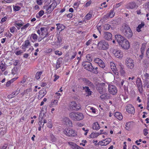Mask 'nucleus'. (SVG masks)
<instances>
[{"mask_svg":"<svg viewBox=\"0 0 149 149\" xmlns=\"http://www.w3.org/2000/svg\"><path fill=\"white\" fill-rule=\"evenodd\" d=\"M11 32L13 33L15 31H17L16 29L15 26H13L10 29Z\"/></svg>","mask_w":149,"mask_h":149,"instance_id":"5fc2aeb1","label":"nucleus"},{"mask_svg":"<svg viewBox=\"0 0 149 149\" xmlns=\"http://www.w3.org/2000/svg\"><path fill=\"white\" fill-rule=\"evenodd\" d=\"M144 66L145 67H148L149 66V61L148 59H145L143 61Z\"/></svg>","mask_w":149,"mask_h":149,"instance_id":"79ce46f5","label":"nucleus"},{"mask_svg":"<svg viewBox=\"0 0 149 149\" xmlns=\"http://www.w3.org/2000/svg\"><path fill=\"white\" fill-rule=\"evenodd\" d=\"M125 128L127 130H129L131 128V123L130 122H128L126 123Z\"/></svg>","mask_w":149,"mask_h":149,"instance_id":"c03bdc74","label":"nucleus"},{"mask_svg":"<svg viewBox=\"0 0 149 149\" xmlns=\"http://www.w3.org/2000/svg\"><path fill=\"white\" fill-rule=\"evenodd\" d=\"M146 48V44H143L142 45L141 48V51L142 54V55H140L141 56H143V55L144 52L145 51V49Z\"/></svg>","mask_w":149,"mask_h":149,"instance_id":"f704fd0d","label":"nucleus"},{"mask_svg":"<svg viewBox=\"0 0 149 149\" xmlns=\"http://www.w3.org/2000/svg\"><path fill=\"white\" fill-rule=\"evenodd\" d=\"M31 91V89L30 88L27 89L26 90H25L24 91V93L25 94L26 93L27 94H28V93L30 92Z\"/></svg>","mask_w":149,"mask_h":149,"instance_id":"0e129e2a","label":"nucleus"},{"mask_svg":"<svg viewBox=\"0 0 149 149\" xmlns=\"http://www.w3.org/2000/svg\"><path fill=\"white\" fill-rule=\"evenodd\" d=\"M29 23H27L24 26L22 27L21 28V29L22 30H22L24 29H25L26 28L28 27L29 25Z\"/></svg>","mask_w":149,"mask_h":149,"instance_id":"13d9d810","label":"nucleus"},{"mask_svg":"<svg viewBox=\"0 0 149 149\" xmlns=\"http://www.w3.org/2000/svg\"><path fill=\"white\" fill-rule=\"evenodd\" d=\"M17 67H14L12 70V73L13 74H16L17 73Z\"/></svg>","mask_w":149,"mask_h":149,"instance_id":"37998d69","label":"nucleus"},{"mask_svg":"<svg viewBox=\"0 0 149 149\" xmlns=\"http://www.w3.org/2000/svg\"><path fill=\"white\" fill-rule=\"evenodd\" d=\"M144 25V22H142L141 24L139 25L136 28V31L138 32H140L141 30L140 29L143 27Z\"/></svg>","mask_w":149,"mask_h":149,"instance_id":"72a5a7b5","label":"nucleus"},{"mask_svg":"<svg viewBox=\"0 0 149 149\" xmlns=\"http://www.w3.org/2000/svg\"><path fill=\"white\" fill-rule=\"evenodd\" d=\"M99 71L98 69V68L97 67H96L94 70H92L91 69L90 71L91 72L95 74H98L99 73Z\"/></svg>","mask_w":149,"mask_h":149,"instance_id":"58836bf2","label":"nucleus"},{"mask_svg":"<svg viewBox=\"0 0 149 149\" xmlns=\"http://www.w3.org/2000/svg\"><path fill=\"white\" fill-rule=\"evenodd\" d=\"M13 8L14 10L16 11H18L20 9V7L19 6H14L13 5Z\"/></svg>","mask_w":149,"mask_h":149,"instance_id":"864d4df0","label":"nucleus"},{"mask_svg":"<svg viewBox=\"0 0 149 149\" xmlns=\"http://www.w3.org/2000/svg\"><path fill=\"white\" fill-rule=\"evenodd\" d=\"M56 25L57 26L56 29L57 30H59L61 29V31L64 29V25L61 24H56Z\"/></svg>","mask_w":149,"mask_h":149,"instance_id":"c9c22d12","label":"nucleus"},{"mask_svg":"<svg viewBox=\"0 0 149 149\" xmlns=\"http://www.w3.org/2000/svg\"><path fill=\"white\" fill-rule=\"evenodd\" d=\"M63 132L65 135L68 136L75 137L77 135L76 132L72 129H65Z\"/></svg>","mask_w":149,"mask_h":149,"instance_id":"6e6552de","label":"nucleus"},{"mask_svg":"<svg viewBox=\"0 0 149 149\" xmlns=\"http://www.w3.org/2000/svg\"><path fill=\"white\" fill-rule=\"evenodd\" d=\"M62 37L61 35H58L57 36V40L58 42L59 43L62 42Z\"/></svg>","mask_w":149,"mask_h":149,"instance_id":"09e8293b","label":"nucleus"},{"mask_svg":"<svg viewBox=\"0 0 149 149\" xmlns=\"http://www.w3.org/2000/svg\"><path fill=\"white\" fill-rule=\"evenodd\" d=\"M86 57L87 59L89 61H92V57L89 54H87L86 56Z\"/></svg>","mask_w":149,"mask_h":149,"instance_id":"8fccbe9b","label":"nucleus"},{"mask_svg":"<svg viewBox=\"0 0 149 149\" xmlns=\"http://www.w3.org/2000/svg\"><path fill=\"white\" fill-rule=\"evenodd\" d=\"M47 31V28L41 27L40 29V30H38V34L39 35L40 34L41 37L43 39L48 36V33Z\"/></svg>","mask_w":149,"mask_h":149,"instance_id":"0eeeda50","label":"nucleus"},{"mask_svg":"<svg viewBox=\"0 0 149 149\" xmlns=\"http://www.w3.org/2000/svg\"><path fill=\"white\" fill-rule=\"evenodd\" d=\"M44 13V11L43 10H41L38 13V15L39 17L42 16Z\"/></svg>","mask_w":149,"mask_h":149,"instance_id":"bf43d9fd","label":"nucleus"},{"mask_svg":"<svg viewBox=\"0 0 149 149\" xmlns=\"http://www.w3.org/2000/svg\"><path fill=\"white\" fill-rule=\"evenodd\" d=\"M114 116L119 120H121L123 119V116L119 112H116Z\"/></svg>","mask_w":149,"mask_h":149,"instance_id":"c85d7f7f","label":"nucleus"},{"mask_svg":"<svg viewBox=\"0 0 149 149\" xmlns=\"http://www.w3.org/2000/svg\"><path fill=\"white\" fill-rule=\"evenodd\" d=\"M100 135L99 133H92L89 136V138H94L97 137Z\"/></svg>","mask_w":149,"mask_h":149,"instance_id":"e433bc0d","label":"nucleus"},{"mask_svg":"<svg viewBox=\"0 0 149 149\" xmlns=\"http://www.w3.org/2000/svg\"><path fill=\"white\" fill-rule=\"evenodd\" d=\"M104 30H107L110 28V25L108 24H105L102 26Z\"/></svg>","mask_w":149,"mask_h":149,"instance_id":"a19ab883","label":"nucleus"},{"mask_svg":"<svg viewBox=\"0 0 149 149\" xmlns=\"http://www.w3.org/2000/svg\"><path fill=\"white\" fill-rule=\"evenodd\" d=\"M48 123L47 124V126L49 128H51L52 127V124L51 120L48 121Z\"/></svg>","mask_w":149,"mask_h":149,"instance_id":"49530a36","label":"nucleus"},{"mask_svg":"<svg viewBox=\"0 0 149 149\" xmlns=\"http://www.w3.org/2000/svg\"><path fill=\"white\" fill-rule=\"evenodd\" d=\"M50 139L52 142H55L57 140L56 138L52 134H50Z\"/></svg>","mask_w":149,"mask_h":149,"instance_id":"4c0bfd02","label":"nucleus"},{"mask_svg":"<svg viewBox=\"0 0 149 149\" xmlns=\"http://www.w3.org/2000/svg\"><path fill=\"white\" fill-rule=\"evenodd\" d=\"M125 64L129 69H132L134 67V61L130 58H126L125 61Z\"/></svg>","mask_w":149,"mask_h":149,"instance_id":"423d86ee","label":"nucleus"},{"mask_svg":"<svg viewBox=\"0 0 149 149\" xmlns=\"http://www.w3.org/2000/svg\"><path fill=\"white\" fill-rule=\"evenodd\" d=\"M110 96L109 95L106 93H104L102 95L100 96V98L103 100H105V99H109V98Z\"/></svg>","mask_w":149,"mask_h":149,"instance_id":"7c9ffc66","label":"nucleus"},{"mask_svg":"<svg viewBox=\"0 0 149 149\" xmlns=\"http://www.w3.org/2000/svg\"><path fill=\"white\" fill-rule=\"evenodd\" d=\"M60 59L59 58L58 60H57L56 62V70L58 69L59 67H61V63L59 61Z\"/></svg>","mask_w":149,"mask_h":149,"instance_id":"de8ad7c7","label":"nucleus"},{"mask_svg":"<svg viewBox=\"0 0 149 149\" xmlns=\"http://www.w3.org/2000/svg\"><path fill=\"white\" fill-rule=\"evenodd\" d=\"M126 111L129 113L133 114L134 113V108L133 106L130 104L127 105L126 107Z\"/></svg>","mask_w":149,"mask_h":149,"instance_id":"4468645a","label":"nucleus"},{"mask_svg":"<svg viewBox=\"0 0 149 149\" xmlns=\"http://www.w3.org/2000/svg\"><path fill=\"white\" fill-rule=\"evenodd\" d=\"M122 32L126 37L128 38H131L133 35V33L129 26L126 24L122 26Z\"/></svg>","mask_w":149,"mask_h":149,"instance_id":"f03ea898","label":"nucleus"},{"mask_svg":"<svg viewBox=\"0 0 149 149\" xmlns=\"http://www.w3.org/2000/svg\"><path fill=\"white\" fill-rule=\"evenodd\" d=\"M106 91V90L105 88H100L99 89V92L102 95L105 93Z\"/></svg>","mask_w":149,"mask_h":149,"instance_id":"ea45409f","label":"nucleus"},{"mask_svg":"<svg viewBox=\"0 0 149 149\" xmlns=\"http://www.w3.org/2000/svg\"><path fill=\"white\" fill-rule=\"evenodd\" d=\"M59 52V51L57 50L55 52V54L56 55H58L59 56H61L62 54V53L61 52Z\"/></svg>","mask_w":149,"mask_h":149,"instance_id":"338daca9","label":"nucleus"},{"mask_svg":"<svg viewBox=\"0 0 149 149\" xmlns=\"http://www.w3.org/2000/svg\"><path fill=\"white\" fill-rule=\"evenodd\" d=\"M104 141H105V144L106 145H107L111 141V139L110 138H108L107 139H106L105 140H103Z\"/></svg>","mask_w":149,"mask_h":149,"instance_id":"3c124183","label":"nucleus"},{"mask_svg":"<svg viewBox=\"0 0 149 149\" xmlns=\"http://www.w3.org/2000/svg\"><path fill=\"white\" fill-rule=\"evenodd\" d=\"M67 125H68L70 127H71L72 126V121L71 120H70L69 121H68V122L66 123Z\"/></svg>","mask_w":149,"mask_h":149,"instance_id":"e2e57ef3","label":"nucleus"},{"mask_svg":"<svg viewBox=\"0 0 149 149\" xmlns=\"http://www.w3.org/2000/svg\"><path fill=\"white\" fill-rule=\"evenodd\" d=\"M45 112L43 111H42L40 112L39 116V122L40 123H43V118Z\"/></svg>","mask_w":149,"mask_h":149,"instance_id":"b1692460","label":"nucleus"},{"mask_svg":"<svg viewBox=\"0 0 149 149\" xmlns=\"http://www.w3.org/2000/svg\"><path fill=\"white\" fill-rule=\"evenodd\" d=\"M112 36V34L110 32H105L103 34L104 38L107 40H109L111 39Z\"/></svg>","mask_w":149,"mask_h":149,"instance_id":"dca6fc26","label":"nucleus"},{"mask_svg":"<svg viewBox=\"0 0 149 149\" xmlns=\"http://www.w3.org/2000/svg\"><path fill=\"white\" fill-rule=\"evenodd\" d=\"M68 143L69 145L71 146V147L73 149H84L83 148L80 147L75 143L73 142H68Z\"/></svg>","mask_w":149,"mask_h":149,"instance_id":"6ab92c4d","label":"nucleus"},{"mask_svg":"<svg viewBox=\"0 0 149 149\" xmlns=\"http://www.w3.org/2000/svg\"><path fill=\"white\" fill-rule=\"evenodd\" d=\"M136 83L139 92L140 93H142L143 91L142 83L141 79L139 78H138L137 79Z\"/></svg>","mask_w":149,"mask_h":149,"instance_id":"ddd939ff","label":"nucleus"},{"mask_svg":"<svg viewBox=\"0 0 149 149\" xmlns=\"http://www.w3.org/2000/svg\"><path fill=\"white\" fill-rule=\"evenodd\" d=\"M119 68L120 69V71L121 74L123 75H124L125 73L124 65L121 63H120L119 64Z\"/></svg>","mask_w":149,"mask_h":149,"instance_id":"5701e85b","label":"nucleus"},{"mask_svg":"<svg viewBox=\"0 0 149 149\" xmlns=\"http://www.w3.org/2000/svg\"><path fill=\"white\" fill-rule=\"evenodd\" d=\"M92 3V1L91 0L87 2L85 6L87 7L89 6Z\"/></svg>","mask_w":149,"mask_h":149,"instance_id":"680f3d73","label":"nucleus"},{"mask_svg":"<svg viewBox=\"0 0 149 149\" xmlns=\"http://www.w3.org/2000/svg\"><path fill=\"white\" fill-rule=\"evenodd\" d=\"M97 47L99 50H106L109 48V44L107 42L102 40L98 42Z\"/></svg>","mask_w":149,"mask_h":149,"instance_id":"20e7f679","label":"nucleus"},{"mask_svg":"<svg viewBox=\"0 0 149 149\" xmlns=\"http://www.w3.org/2000/svg\"><path fill=\"white\" fill-rule=\"evenodd\" d=\"M83 89L84 90L86 93L88 94V96L91 95L92 91L88 86L83 87Z\"/></svg>","mask_w":149,"mask_h":149,"instance_id":"393cba45","label":"nucleus"},{"mask_svg":"<svg viewBox=\"0 0 149 149\" xmlns=\"http://www.w3.org/2000/svg\"><path fill=\"white\" fill-rule=\"evenodd\" d=\"M82 65L85 69L90 72L92 67V64L91 63L89 62L85 61L82 62Z\"/></svg>","mask_w":149,"mask_h":149,"instance_id":"9d476101","label":"nucleus"},{"mask_svg":"<svg viewBox=\"0 0 149 149\" xmlns=\"http://www.w3.org/2000/svg\"><path fill=\"white\" fill-rule=\"evenodd\" d=\"M20 92V90H17L16 91L13 92L12 93L8 96L9 98H12L14 97L15 95L18 94Z\"/></svg>","mask_w":149,"mask_h":149,"instance_id":"cd10ccee","label":"nucleus"},{"mask_svg":"<svg viewBox=\"0 0 149 149\" xmlns=\"http://www.w3.org/2000/svg\"><path fill=\"white\" fill-rule=\"evenodd\" d=\"M31 38L32 41L34 42L37 40V36L36 34H32L31 36Z\"/></svg>","mask_w":149,"mask_h":149,"instance_id":"473e14b6","label":"nucleus"},{"mask_svg":"<svg viewBox=\"0 0 149 149\" xmlns=\"http://www.w3.org/2000/svg\"><path fill=\"white\" fill-rule=\"evenodd\" d=\"M7 65L5 62L1 61L0 63V68L3 72L6 69Z\"/></svg>","mask_w":149,"mask_h":149,"instance_id":"4be33fe9","label":"nucleus"},{"mask_svg":"<svg viewBox=\"0 0 149 149\" xmlns=\"http://www.w3.org/2000/svg\"><path fill=\"white\" fill-rule=\"evenodd\" d=\"M115 13L114 11V9L111 10L109 13L106 14L104 15L103 17V19H107L109 17L111 18L113 17Z\"/></svg>","mask_w":149,"mask_h":149,"instance_id":"f3484780","label":"nucleus"},{"mask_svg":"<svg viewBox=\"0 0 149 149\" xmlns=\"http://www.w3.org/2000/svg\"><path fill=\"white\" fill-rule=\"evenodd\" d=\"M93 130H97L100 129V126L97 122H96L93 124Z\"/></svg>","mask_w":149,"mask_h":149,"instance_id":"2f4dec72","label":"nucleus"},{"mask_svg":"<svg viewBox=\"0 0 149 149\" xmlns=\"http://www.w3.org/2000/svg\"><path fill=\"white\" fill-rule=\"evenodd\" d=\"M92 15L89 13L87 14L86 16V19L87 20H89L92 17Z\"/></svg>","mask_w":149,"mask_h":149,"instance_id":"603ef678","label":"nucleus"},{"mask_svg":"<svg viewBox=\"0 0 149 149\" xmlns=\"http://www.w3.org/2000/svg\"><path fill=\"white\" fill-rule=\"evenodd\" d=\"M6 132L5 128H0V135H3Z\"/></svg>","mask_w":149,"mask_h":149,"instance_id":"a18cd8bd","label":"nucleus"},{"mask_svg":"<svg viewBox=\"0 0 149 149\" xmlns=\"http://www.w3.org/2000/svg\"><path fill=\"white\" fill-rule=\"evenodd\" d=\"M70 106L72 107V109L76 110H78L80 109L79 105L76 104L75 102H71Z\"/></svg>","mask_w":149,"mask_h":149,"instance_id":"a211bd4d","label":"nucleus"},{"mask_svg":"<svg viewBox=\"0 0 149 149\" xmlns=\"http://www.w3.org/2000/svg\"><path fill=\"white\" fill-rule=\"evenodd\" d=\"M30 46V43L29 40H27L25 41L24 43L22 45V49L24 51L26 50V48Z\"/></svg>","mask_w":149,"mask_h":149,"instance_id":"412c9836","label":"nucleus"},{"mask_svg":"<svg viewBox=\"0 0 149 149\" xmlns=\"http://www.w3.org/2000/svg\"><path fill=\"white\" fill-rule=\"evenodd\" d=\"M46 92L44 90H40L39 92V95H38V99H41L43 97L45 94Z\"/></svg>","mask_w":149,"mask_h":149,"instance_id":"bb28decb","label":"nucleus"},{"mask_svg":"<svg viewBox=\"0 0 149 149\" xmlns=\"http://www.w3.org/2000/svg\"><path fill=\"white\" fill-rule=\"evenodd\" d=\"M110 65V68L112 71L115 73L116 71H117L115 64L113 62H111Z\"/></svg>","mask_w":149,"mask_h":149,"instance_id":"a878e982","label":"nucleus"},{"mask_svg":"<svg viewBox=\"0 0 149 149\" xmlns=\"http://www.w3.org/2000/svg\"><path fill=\"white\" fill-rule=\"evenodd\" d=\"M57 5V3L56 2H54L52 3L48 6H44L43 7V9H45L47 13H50L55 8Z\"/></svg>","mask_w":149,"mask_h":149,"instance_id":"39448f33","label":"nucleus"},{"mask_svg":"<svg viewBox=\"0 0 149 149\" xmlns=\"http://www.w3.org/2000/svg\"><path fill=\"white\" fill-rule=\"evenodd\" d=\"M77 53L76 52H75L74 53H73V54L71 58V59H72L74 58H75V57L76 56L77 54Z\"/></svg>","mask_w":149,"mask_h":149,"instance_id":"69168bd1","label":"nucleus"},{"mask_svg":"<svg viewBox=\"0 0 149 149\" xmlns=\"http://www.w3.org/2000/svg\"><path fill=\"white\" fill-rule=\"evenodd\" d=\"M116 39L119 45L125 49H128L130 47V45L128 41L123 37L120 34L116 35L115 36Z\"/></svg>","mask_w":149,"mask_h":149,"instance_id":"f257e3e1","label":"nucleus"},{"mask_svg":"<svg viewBox=\"0 0 149 149\" xmlns=\"http://www.w3.org/2000/svg\"><path fill=\"white\" fill-rule=\"evenodd\" d=\"M24 24V23L23 22H20L19 23V22H16L15 23L14 25L19 30L20 29L21 27L23 26Z\"/></svg>","mask_w":149,"mask_h":149,"instance_id":"c756f323","label":"nucleus"},{"mask_svg":"<svg viewBox=\"0 0 149 149\" xmlns=\"http://www.w3.org/2000/svg\"><path fill=\"white\" fill-rule=\"evenodd\" d=\"M112 53L117 58H120L121 57L122 54H121L120 51L119 50L116 49H113Z\"/></svg>","mask_w":149,"mask_h":149,"instance_id":"aec40b11","label":"nucleus"},{"mask_svg":"<svg viewBox=\"0 0 149 149\" xmlns=\"http://www.w3.org/2000/svg\"><path fill=\"white\" fill-rule=\"evenodd\" d=\"M82 80L84 84H85L86 85L92 88H93L94 87L93 83L88 79L85 78H84L82 79Z\"/></svg>","mask_w":149,"mask_h":149,"instance_id":"2eb2a0df","label":"nucleus"},{"mask_svg":"<svg viewBox=\"0 0 149 149\" xmlns=\"http://www.w3.org/2000/svg\"><path fill=\"white\" fill-rule=\"evenodd\" d=\"M108 91L109 93L112 95H115L117 92V90L115 86L109 84L108 86Z\"/></svg>","mask_w":149,"mask_h":149,"instance_id":"1a4fd4ad","label":"nucleus"},{"mask_svg":"<svg viewBox=\"0 0 149 149\" xmlns=\"http://www.w3.org/2000/svg\"><path fill=\"white\" fill-rule=\"evenodd\" d=\"M69 117L72 120L76 121L82 120L84 118L83 114L79 112H71L69 114Z\"/></svg>","mask_w":149,"mask_h":149,"instance_id":"7ed1b4c3","label":"nucleus"},{"mask_svg":"<svg viewBox=\"0 0 149 149\" xmlns=\"http://www.w3.org/2000/svg\"><path fill=\"white\" fill-rule=\"evenodd\" d=\"M7 19V17H3L1 19V23H3L5 22V21H6V20Z\"/></svg>","mask_w":149,"mask_h":149,"instance_id":"774afa93","label":"nucleus"},{"mask_svg":"<svg viewBox=\"0 0 149 149\" xmlns=\"http://www.w3.org/2000/svg\"><path fill=\"white\" fill-rule=\"evenodd\" d=\"M70 120L69 118L67 117H65L63 118V121L64 122L65 124L67 123L68 121H69Z\"/></svg>","mask_w":149,"mask_h":149,"instance_id":"4d7b16f0","label":"nucleus"},{"mask_svg":"<svg viewBox=\"0 0 149 149\" xmlns=\"http://www.w3.org/2000/svg\"><path fill=\"white\" fill-rule=\"evenodd\" d=\"M94 61L96 63L98 64L99 66L102 69L105 67V65L103 61L99 58H96L94 59Z\"/></svg>","mask_w":149,"mask_h":149,"instance_id":"9b49d317","label":"nucleus"},{"mask_svg":"<svg viewBox=\"0 0 149 149\" xmlns=\"http://www.w3.org/2000/svg\"><path fill=\"white\" fill-rule=\"evenodd\" d=\"M51 103L52 104L54 107L55 105L57 104V103H58V101L56 100H52L51 101Z\"/></svg>","mask_w":149,"mask_h":149,"instance_id":"6e6d98bb","label":"nucleus"},{"mask_svg":"<svg viewBox=\"0 0 149 149\" xmlns=\"http://www.w3.org/2000/svg\"><path fill=\"white\" fill-rule=\"evenodd\" d=\"M138 6L134 1H131L128 3L126 5V7L127 9H134L137 8Z\"/></svg>","mask_w":149,"mask_h":149,"instance_id":"f8f14e48","label":"nucleus"},{"mask_svg":"<svg viewBox=\"0 0 149 149\" xmlns=\"http://www.w3.org/2000/svg\"><path fill=\"white\" fill-rule=\"evenodd\" d=\"M98 145H100L101 146H103L104 145H106L105 142H104L102 141H99L98 143Z\"/></svg>","mask_w":149,"mask_h":149,"instance_id":"052dcab7","label":"nucleus"}]
</instances>
